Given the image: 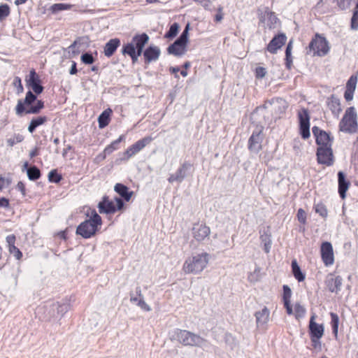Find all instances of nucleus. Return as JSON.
<instances>
[{
  "label": "nucleus",
  "mask_w": 358,
  "mask_h": 358,
  "mask_svg": "<svg viewBox=\"0 0 358 358\" xmlns=\"http://www.w3.org/2000/svg\"><path fill=\"white\" fill-rule=\"evenodd\" d=\"M312 131L317 148H332L334 138L331 136L330 133L320 129L317 126L312 128Z\"/></svg>",
  "instance_id": "obj_9"
},
{
  "label": "nucleus",
  "mask_w": 358,
  "mask_h": 358,
  "mask_svg": "<svg viewBox=\"0 0 358 358\" xmlns=\"http://www.w3.org/2000/svg\"><path fill=\"white\" fill-rule=\"evenodd\" d=\"M48 180L52 183H59L63 179L62 175L59 173L57 169H52L48 173Z\"/></svg>",
  "instance_id": "obj_44"
},
{
  "label": "nucleus",
  "mask_w": 358,
  "mask_h": 358,
  "mask_svg": "<svg viewBox=\"0 0 358 358\" xmlns=\"http://www.w3.org/2000/svg\"><path fill=\"white\" fill-rule=\"evenodd\" d=\"M287 37L285 34H278L275 35L266 46V50L271 54H276L286 43Z\"/></svg>",
  "instance_id": "obj_18"
},
{
  "label": "nucleus",
  "mask_w": 358,
  "mask_h": 358,
  "mask_svg": "<svg viewBox=\"0 0 358 358\" xmlns=\"http://www.w3.org/2000/svg\"><path fill=\"white\" fill-rule=\"evenodd\" d=\"M10 179L5 178L2 176H0V191L10 185Z\"/></svg>",
  "instance_id": "obj_59"
},
{
  "label": "nucleus",
  "mask_w": 358,
  "mask_h": 358,
  "mask_svg": "<svg viewBox=\"0 0 358 358\" xmlns=\"http://www.w3.org/2000/svg\"><path fill=\"white\" fill-rule=\"evenodd\" d=\"M336 3L339 9L344 10L348 8L351 4L352 0H333Z\"/></svg>",
  "instance_id": "obj_52"
},
{
  "label": "nucleus",
  "mask_w": 358,
  "mask_h": 358,
  "mask_svg": "<svg viewBox=\"0 0 358 358\" xmlns=\"http://www.w3.org/2000/svg\"><path fill=\"white\" fill-rule=\"evenodd\" d=\"M326 105L332 115L338 118L342 112L341 100L336 95L331 94L327 99Z\"/></svg>",
  "instance_id": "obj_19"
},
{
  "label": "nucleus",
  "mask_w": 358,
  "mask_h": 358,
  "mask_svg": "<svg viewBox=\"0 0 358 358\" xmlns=\"http://www.w3.org/2000/svg\"><path fill=\"white\" fill-rule=\"evenodd\" d=\"M44 309L47 312L45 320H50L52 318L59 319L58 309L55 308V302L44 306Z\"/></svg>",
  "instance_id": "obj_34"
},
{
  "label": "nucleus",
  "mask_w": 358,
  "mask_h": 358,
  "mask_svg": "<svg viewBox=\"0 0 358 358\" xmlns=\"http://www.w3.org/2000/svg\"><path fill=\"white\" fill-rule=\"evenodd\" d=\"M13 84L16 87V90H17L16 92H17V94H20L23 92L24 87H23V85L22 84L21 78L20 77L16 76L14 78Z\"/></svg>",
  "instance_id": "obj_55"
},
{
  "label": "nucleus",
  "mask_w": 358,
  "mask_h": 358,
  "mask_svg": "<svg viewBox=\"0 0 358 358\" xmlns=\"http://www.w3.org/2000/svg\"><path fill=\"white\" fill-rule=\"evenodd\" d=\"M358 80L357 75H352L346 83L344 98L346 101H350L353 99L354 93L356 90Z\"/></svg>",
  "instance_id": "obj_22"
},
{
  "label": "nucleus",
  "mask_w": 358,
  "mask_h": 358,
  "mask_svg": "<svg viewBox=\"0 0 358 358\" xmlns=\"http://www.w3.org/2000/svg\"><path fill=\"white\" fill-rule=\"evenodd\" d=\"M350 28L352 30L358 29V8L355 6L350 20Z\"/></svg>",
  "instance_id": "obj_48"
},
{
  "label": "nucleus",
  "mask_w": 358,
  "mask_h": 358,
  "mask_svg": "<svg viewBox=\"0 0 358 358\" xmlns=\"http://www.w3.org/2000/svg\"><path fill=\"white\" fill-rule=\"evenodd\" d=\"M193 166V164L188 162H185L177 170V171L172 174L169 180L171 182H181L187 175V172L191 169Z\"/></svg>",
  "instance_id": "obj_21"
},
{
  "label": "nucleus",
  "mask_w": 358,
  "mask_h": 358,
  "mask_svg": "<svg viewBox=\"0 0 358 358\" xmlns=\"http://www.w3.org/2000/svg\"><path fill=\"white\" fill-rule=\"evenodd\" d=\"M339 131L355 134L358 131L357 113L354 106L348 108L338 124Z\"/></svg>",
  "instance_id": "obj_4"
},
{
  "label": "nucleus",
  "mask_w": 358,
  "mask_h": 358,
  "mask_svg": "<svg viewBox=\"0 0 358 358\" xmlns=\"http://www.w3.org/2000/svg\"><path fill=\"white\" fill-rule=\"evenodd\" d=\"M23 140H24V136L22 134H15V136L13 138H10L8 139L7 143H8V145L13 146L16 143L22 142Z\"/></svg>",
  "instance_id": "obj_53"
},
{
  "label": "nucleus",
  "mask_w": 358,
  "mask_h": 358,
  "mask_svg": "<svg viewBox=\"0 0 358 358\" xmlns=\"http://www.w3.org/2000/svg\"><path fill=\"white\" fill-rule=\"evenodd\" d=\"M130 301L132 303H136L139 307H141L143 310L148 311L150 310V307L147 303L144 301L143 298H140L135 296L133 292L130 293Z\"/></svg>",
  "instance_id": "obj_42"
},
{
  "label": "nucleus",
  "mask_w": 358,
  "mask_h": 358,
  "mask_svg": "<svg viewBox=\"0 0 358 358\" xmlns=\"http://www.w3.org/2000/svg\"><path fill=\"white\" fill-rule=\"evenodd\" d=\"M292 42L289 41L285 50V65L288 69H291L292 64Z\"/></svg>",
  "instance_id": "obj_43"
},
{
  "label": "nucleus",
  "mask_w": 358,
  "mask_h": 358,
  "mask_svg": "<svg viewBox=\"0 0 358 358\" xmlns=\"http://www.w3.org/2000/svg\"><path fill=\"white\" fill-rule=\"evenodd\" d=\"M77 73H78L77 63L76 62L73 61L71 69L69 70V73L71 75H76Z\"/></svg>",
  "instance_id": "obj_63"
},
{
  "label": "nucleus",
  "mask_w": 358,
  "mask_h": 358,
  "mask_svg": "<svg viewBox=\"0 0 358 358\" xmlns=\"http://www.w3.org/2000/svg\"><path fill=\"white\" fill-rule=\"evenodd\" d=\"M125 138V136L124 135H121L120 136V137L116 139L115 141H113L110 144H109L108 145H107L106 148H105V152L106 154H108V155H110L111 153H113L115 150H117L120 148V143L124 140Z\"/></svg>",
  "instance_id": "obj_37"
},
{
  "label": "nucleus",
  "mask_w": 358,
  "mask_h": 358,
  "mask_svg": "<svg viewBox=\"0 0 358 358\" xmlns=\"http://www.w3.org/2000/svg\"><path fill=\"white\" fill-rule=\"evenodd\" d=\"M255 77L258 79L263 78L266 74V70L265 68L259 66L257 67L255 71Z\"/></svg>",
  "instance_id": "obj_58"
},
{
  "label": "nucleus",
  "mask_w": 358,
  "mask_h": 358,
  "mask_svg": "<svg viewBox=\"0 0 358 358\" xmlns=\"http://www.w3.org/2000/svg\"><path fill=\"white\" fill-rule=\"evenodd\" d=\"M311 341V346L313 349L321 351L322 350V343L320 339L322 338H315V337H310Z\"/></svg>",
  "instance_id": "obj_54"
},
{
  "label": "nucleus",
  "mask_w": 358,
  "mask_h": 358,
  "mask_svg": "<svg viewBox=\"0 0 358 358\" xmlns=\"http://www.w3.org/2000/svg\"><path fill=\"white\" fill-rule=\"evenodd\" d=\"M330 44L323 34L316 33L308 44V52L314 57H324L329 54Z\"/></svg>",
  "instance_id": "obj_5"
},
{
  "label": "nucleus",
  "mask_w": 358,
  "mask_h": 358,
  "mask_svg": "<svg viewBox=\"0 0 358 358\" xmlns=\"http://www.w3.org/2000/svg\"><path fill=\"white\" fill-rule=\"evenodd\" d=\"M25 82L27 87L36 94H41L44 90L42 80L34 69L29 71V75L25 78Z\"/></svg>",
  "instance_id": "obj_13"
},
{
  "label": "nucleus",
  "mask_w": 358,
  "mask_h": 358,
  "mask_svg": "<svg viewBox=\"0 0 358 358\" xmlns=\"http://www.w3.org/2000/svg\"><path fill=\"white\" fill-rule=\"evenodd\" d=\"M264 127L257 125L248 139V149L250 151L259 152L262 149V143L264 139Z\"/></svg>",
  "instance_id": "obj_11"
},
{
  "label": "nucleus",
  "mask_w": 358,
  "mask_h": 358,
  "mask_svg": "<svg viewBox=\"0 0 358 358\" xmlns=\"http://www.w3.org/2000/svg\"><path fill=\"white\" fill-rule=\"evenodd\" d=\"M10 13V6L6 3L0 5V21L3 20Z\"/></svg>",
  "instance_id": "obj_49"
},
{
  "label": "nucleus",
  "mask_w": 358,
  "mask_h": 358,
  "mask_svg": "<svg viewBox=\"0 0 358 358\" xmlns=\"http://www.w3.org/2000/svg\"><path fill=\"white\" fill-rule=\"evenodd\" d=\"M282 289V302L284 308L286 310L287 314L290 315L292 313V306L291 305L292 290L287 285H283Z\"/></svg>",
  "instance_id": "obj_26"
},
{
  "label": "nucleus",
  "mask_w": 358,
  "mask_h": 358,
  "mask_svg": "<svg viewBox=\"0 0 358 358\" xmlns=\"http://www.w3.org/2000/svg\"><path fill=\"white\" fill-rule=\"evenodd\" d=\"M175 339L183 345L199 346L206 340L199 335L187 330L176 329Z\"/></svg>",
  "instance_id": "obj_7"
},
{
  "label": "nucleus",
  "mask_w": 358,
  "mask_h": 358,
  "mask_svg": "<svg viewBox=\"0 0 358 358\" xmlns=\"http://www.w3.org/2000/svg\"><path fill=\"white\" fill-rule=\"evenodd\" d=\"M179 30V25L178 23L175 22L170 27L169 30L168 32L165 34V37L168 38H174Z\"/></svg>",
  "instance_id": "obj_50"
},
{
  "label": "nucleus",
  "mask_w": 358,
  "mask_h": 358,
  "mask_svg": "<svg viewBox=\"0 0 358 358\" xmlns=\"http://www.w3.org/2000/svg\"><path fill=\"white\" fill-rule=\"evenodd\" d=\"M338 182L339 195L341 199H344L346 197V192L350 186V182L345 179V176L342 171L338 173Z\"/></svg>",
  "instance_id": "obj_24"
},
{
  "label": "nucleus",
  "mask_w": 358,
  "mask_h": 358,
  "mask_svg": "<svg viewBox=\"0 0 358 358\" xmlns=\"http://www.w3.org/2000/svg\"><path fill=\"white\" fill-rule=\"evenodd\" d=\"M321 259L326 266H329L334 263V253L331 243L328 241L322 243L320 245Z\"/></svg>",
  "instance_id": "obj_16"
},
{
  "label": "nucleus",
  "mask_w": 358,
  "mask_h": 358,
  "mask_svg": "<svg viewBox=\"0 0 358 358\" xmlns=\"http://www.w3.org/2000/svg\"><path fill=\"white\" fill-rule=\"evenodd\" d=\"M315 210L321 217L326 218L328 215V210L326 206L322 203H319L315 206Z\"/></svg>",
  "instance_id": "obj_47"
},
{
  "label": "nucleus",
  "mask_w": 358,
  "mask_h": 358,
  "mask_svg": "<svg viewBox=\"0 0 358 358\" xmlns=\"http://www.w3.org/2000/svg\"><path fill=\"white\" fill-rule=\"evenodd\" d=\"M99 212L101 214L111 215L115 213V202L110 200L108 196H103L98 203Z\"/></svg>",
  "instance_id": "obj_20"
},
{
  "label": "nucleus",
  "mask_w": 358,
  "mask_h": 358,
  "mask_svg": "<svg viewBox=\"0 0 358 358\" xmlns=\"http://www.w3.org/2000/svg\"><path fill=\"white\" fill-rule=\"evenodd\" d=\"M296 217L300 223L303 224L306 223V213L303 209L299 208L298 210Z\"/></svg>",
  "instance_id": "obj_56"
},
{
  "label": "nucleus",
  "mask_w": 358,
  "mask_h": 358,
  "mask_svg": "<svg viewBox=\"0 0 358 358\" xmlns=\"http://www.w3.org/2000/svg\"><path fill=\"white\" fill-rule=\"evenodd\" d=\"M292 273L294 277V278L298 282H303L304 281L306 278V275L304 273H303L297 263V261L296 259H293L292 261Z\"/></svg>",
  "instance_id": "obj_31"
},
{
  "label": "nucleus",
  "mask_w": 358,
  "mask_h": 358,
  "mask_svg": "<svg viewBox=\"0 0 358 358\" xmlns=\"http://www.w3.org/2000/svg\"><path fill=\"white\" fill-rule=\"evenodd\" d=\"M48 120V117L45 115H39L32 117L27 128L29 132L33 134L36 128L45 124Z\"/></svg>",
  "instance_id": "obj_29"
},
{
  "label": "nucleus",
  "mask_w": 358,
  "mask_h": 358,
  "mask_svg": "<svg viewBox=\"0 0 358 358\" xmlns=\"http://www.w3.org/2000/svg\"><path fill=\"white\" fill-rule=\"evenodd\" d=\"M325 285L329 292L337 293L341 289L342 278L339 275H334L330 273L325 280Z\"/></svg>",
  "instance_id": "obj_23"
},
{
  "label": "nucleus",
  "mask_w": 358,
  "mask_h": 358,
  "mask_svg": "<svg viewBox=\"0 0 358 358\" xmlns=\"http://www.w3.org/2000/svg\"><path fill=\"white\" fill-rule=\"evenodd\" d=\"M330 317L332 332L335 337H337L338 332L339 317L336 313L332 312L330 313Z\"/></svg>",
  "instance_id": "obj_41"
},
{
  "label": "nucleus",
  "mask_w": 358,
  "mask_h": 358,
  "mask_svg": "<svg viewBox=\"0 0 358 358\" xmlns=\"http://www.w3.org/2000/svg\"><path fill=\"white\" fill-rule=\"evenodd\" d=\"M298 118L299 122V134L301 138L306 140L310 138V115L308 110L306 108H302L298 113Z\"/></svg>",
  "instance_id": "obj_10"
},
{
  "label": "nucleus",
  "mask_w": 358,
  "mask_h": 358,
  "mask_svg": "<svg viewBox=\"0 0 358 358\" xmlns=\"http://www.w3.org/2000/svg\"><path fill=\"white\" fill-rule=\"evenodd\" d=\"M269 310L266 307H264L261 311L256 312L255 316L256 317L257 324H266L269 319Z\"/></svg>",
  "instance_id": "obj_32"
},
{
  "label": "nucleus",
  "mask_w": 358,
  "mask_h": 358,
  "mask_svg": "<svg viewBox=\"0 0 358 358\" xmlns=\"http://www.w3.org/2000/svg\"><path fill=\"white\" fill-rule=\"evenodd\" d=\"M317 162L327 166H332L335 161L332 148H317Z\"/></svg>",
  "instance_id": "obj_14"
},
{
  "label": "nucleus",
  "mask_w": 358,
  "mask_h": 358,
  "mask_svg": "<svg viewBox=\"0 0 358 358\" xmlns=\"http://www.w3.org/2000/svg\"><path fill=\"white\" fill-rule=\"evenodd\" d=\"M70 303L67 301L55 302V308L58 309L59 319L70 309Z\"/></svg>",
  "instance_id": "obj_35"
},
{
  "label": "nucleus",
  "mask_w": 358,
  "mask_h": 358,
  "mask_svg": "<svg viewBox=\"0 0 358 358\" xmlns=\"http://www.w3.org/2000/svg\"><path fill=\"white\" fill-rule=\"evenodd\" d=\"M210 255L201 252L188 257L182 265V271L186 274H198L202 272L208 266Z\"/></svg>",
  "instance_id": "obj_3"
},
{
  "label": "nucleus",
  "mask_w": 358,
  "mask_h": 358,
  "mask_svg": "<svg viewBox=\"0 0 358 358\" xmlns=\"http://www.w3.org/2000/svg\"><path fill=\"white\" fill-rule=\"evenodd\" d=\"M149 36L145 33L135 35L130 43L124 44L122 48L123 55H128L133 63L138 60L143 52L145 45L148 42Z\"/></svg>",
  "instance_id": "obj_2"
},
{
  "label": "nucleus",
  "mask_w": 358,
  "mask_h": 358,
  "mask_svg": "<svg viewBox=\"0 0 358 358\" xmlns=\"http://www.w3.org/2000/svg\"><path fill=\"white\" fill-rule=\"evenodd\" d=\"M306 309L299 302H296L292 307V313L290 315H294L296 320H300L305 317Z\"/></svg>",
  "instance_id": "obj_33"
},
{
  "label": "nucleus",
  "mask_w": 358,
  "mask_h": 358,
  "mask_svg": "<svg viewBox=\"0 0 358 358\" xmlns=\"http://www.w3.org/2000/svg\"><path fill=\"white\" fill-rule=\"evenodd\" d=\"M16 189L22 193L23 196H26V188L23 182L19 181L16 185Z\"/></svg>",
  "instance_id": "obj_60"
},
{
  "label": "nucleus",
  "mask_w": 358,
  "mask_h": 358,
  "mask_svg": "<svg viewBox=\"0 0 358 358\" xmlns=\"http://www.w3.org/2000/svg\"><path fill=\"white\" fill-rule=\"evenodd\" d=\"M143 57L145 63H150L157 58V47L150 46L143 52Z\"/></svg>",
  "instance_id": "obj_38"
},
{
  "label": "nucleus",
  "mask_w": 358,
  "mask_h": 358,
  "mask_svg": "<svg viewBox=\"0 0 358 358\" xmlns=\"http://www.w3.org/2000/svg\"><path fill=\"white\" fill-rule=\"evenodd\" d=\"M154 139L155 138L148 136L137 141L122 153V157L120 158V160H128L143 150L147 145L150 144Z\"/></svg>",
  "instance_id": "obj_8"
},
{
  "label": "nucleus",
  "mask_w": 358,
  "mask_h": 358,
  "mask_svg": "<svg viewBox=\"0 0 358 358\" xmlns=\"http://www.w3.org/2000/svg\"><path fill=\"white\" fill-rule=\"evenodd\" d=\"M191 234L194 240L197 243L203 242L210 234V229L205 222H198L193 224Z\"/></svg>",
  "instance_id": "obj_12"
},
{
  "label": "nucleus",
  "mask_w": 358,
  "mask_h": 358,
  "mask_svg": "<svg viewBox=\"0 0 358 358\" xmlns=\"http://www.w3.org/2000/svg\"><path fill=\"white\" fill-rule=\"evenodd\" d=\"M27 174L29 180L31 181H36L41 177V170L36 165H31Z\"/></svg>",
  "instance_id": "obj_40"
},
{
  "label": "nucleus",
  "mask_w": 358,
  "mask_h": 358,
  "mask_svg": "<svg viewBox=\"0 0 358 358\" xmlns=\"http://www.w3.org/2000/svg\"><path fill=\"white\" fill-rule=\"evenodd\" d=\"M114 190L120 195V198H122L127 202L129 201L134 194L133 191H130L129 187L122 183H117Z\"/></svg>",
  "instance_id": "obj_28"
},
{
  "label": "nucleus",
  "mask_w": 358,
  "mask_h": 358,
  "mask_svg": "<svg viewBox=\"0 0 358 358\" xmlns=\"http://www.w3.org/2000/svg\"><path fill=\"white\" fill-rule=\"evenodd\" d=\"M101 224V217L95 210H93L91 217L77 227L76 234L85 239L90 238L99 231Z\"/></svg>",
  "instance_id": "obj_1"
},
{
  "label": "nucleus",
  "mask_w": 358,
  "mask_h": 358,
  "mask_svg": "<svg viewBox=\"0 0 358 358\" xmlns=\"http://www.w3.org/2000/svg\"><path fill=\"white\" fill-rule=\"evenodd\" d=\"M189 29V24H187L180 37L168 47L167 51L170 55L181 57L185 54L188 43Z\"/></svg>",
  "instance_id": "obj_6"
},
{
  "label": "nucleus",
  "mask_w": 358,
  "mask_h": 358,
  "mask_svg": "<svg viewBox=\"0 0 358 358\" xmlns=\"http://www.w3.org/2000/svg\"><path fill=\"white\" fill-rule=\"evenodd\" d=\"M36 103L34 105L31 106V107L27 108V111L26 114H38L41 111L42 109L45 107L44 101L41 99H38L35 101Z\"/></svg>",
  "instance_id": "obj_39"
},
{
  "label": "nucleus",
  "mask_w": 358,
  "mask_h": 358,
  "mask_svg": "<svg viewBox=\"0 0 358 358\" xmlns=\"http://www.w3.org/2000/svg\"><path fill=\"white\" fill-rule=\"evenodd\" d=\"M73 7V5L66 3H57L52 4L50 7V11L52 14H56L62 10H71Z\"/></svg>",
  "instance_id": "obj_36"
},
{
  "label": "nucleus",
  "mask_w": 358,
  "mask_h": 358,
  "mask_svg": "<svg viewBox=\"0 0 358 358\" xmlns=\"http://www.w3.org/2000/svg\"><path fill=\"white\" fill-rule=\"evenodd\" d=\"M114 202H115V213L117 211L122 210L124 208L125 206V200L122 198H120L118 196H115L114 198Z\"/></svg>",
  "instance_id": "obj_51"
},
{
  "label": "nucleus",
  "mask_w": 358,
  "mask_h": 358,
  "mask_svg": "<svg viewBox=\"0 0 358 358\" xmlns=\"http://www.w3.org/2000/svg\"><path fill=\"white\" fill-rule=\"evenodd\" d=\"M10 207V201L6 197H0V208H9Z\"/></svg>",
  "instance_id": "obj_61"
},
{
  "label": "nucleus",
  "mask_w": 358,
  "mask_h": 358,
  "mask_svg": "<svg viewBox=\"0 0 358 358\" xmlns=\"http://www.w3.org/2000/svg\"><path fill=\"white\" fill-rule=\"evenodd\" d=\"M6 241L9 252L13 255L17 259H20L22 257V252L15 245L16 236L14 234L8 235L6 236Z\"/></svg>",
  "instance_id": "obj_25"
},
{
  "label": "nucleus",
  "mask_w": 358,
  "mask_h": 358,
  "mask_svg": "<svg viewBox=\"0 0 358 358\" xmlns=\"http://www.w3.org/2000/svg\"><path fill=\"white\" fill-rule=\"evenodd\" d=\"M120 44V40L117 38L110 39L104 46V55L107 57L113 56Z\"/></svg>",
  "instance_id": "obj_27"
},
{
  "label": "nucleus",
  "mask_w": 358,
  "mask_h": 358,
  "mask_svg": "<svg viewBox=\"0 0 358 358\" xmlns=\"http://www.w3.org/2000/svg\"><path fill=\"white\" fill-rule=\"evenodd\" d=\"M113 110L108 108L104 110L98 117V123L99 129H103L107 127L111 120Z\"/></svg>",
  "instance_id": "obj_30"
},
{
  "label": "nucleus",
  "mask_w": 358,
  "mask_h": 358,
  "mask_svg": "<svg viewBox=\"0 0 358 358\" xmlns=\"http://www.w3.org/2000/svg\"><path fill=\"white\" fill-rule=\"evenodd\" d=\"M196 3L201 4L205 9H208L210 5V0H194Z\"/></svg>",
  "instance_id": "obj_62"
},
{
  "label": "nucleus",
  "mask_w": 358,
  "mask_h": 358,
  "mask_svg": "<svg viewBox=\"0 0 358 358\" xmlns=\"http://www.w3.org/2000/svg\"><path fill=\"white\" fill-rule=\"evenodd\" d=\"M95 59L90 51L83 52L80 57L82 63L87 65L92 64L95 62Z\"/></svg>",
  "instance_id": "obj_46"
},
{
  "label": "nucleus",
  "mask_w": 358,
  "mask_h": 358,
  "mask_svg": "<svg viewBox=\"0 0 358 358\" xmlns=\"http://www.w3.org/2000/svg\"><path fill=\"white\" fill-rule=\"evenodd\" d=\"M38 95V94H35L31 90H29L26 93L25 98L23 100L20 99L18 101L15 107L16 114L22 115L23 113H26L27 108L31 107V106H32L37 100Z\"/></svg>",
  "instance_id": "obj_15"
},
{
  "label": "nucleus",
  "mask_w": 358,
  "mask_h": 358,
  "mask_svg": "<svg viewBox=\"0 0 358 358\" xmlns=\"http://www.w3.org/2000/svg\"><path fill=\"white\" fill-rule=\"evenodd\" d=\"M317 315L313 313L308 324V334L310 337L322 338L324 334V326L323 324L316 322Z\"/></svg>",
  "instance_id": "obj_17"
},
{
  "label": "nucleus",
  "mask_w": 358,
  "mask_h": 358,
  "mask_svg": "<svg viewBox=\"0 0 358 358\" xmlns=\"http://www.w3.org/2000/svg\"><path fill=\"white\" fill-rule=\"evenodd\" d=\"M180 71V68L178 66H171L169 68V72L171 73V74H174L175 75V77L176 78H178V73Z\"/></svg>",
  "instance_id": "obj_64"
},
{
  "label": "nucleus",
  "mask_w": 358,
  "mask_h": 358,
  "mask_svg": "<svg viewBox=\"0 0 358 358\" xmlns=\"http://www.w3.org/2000/svg\"><path fill=\"white\" fill-rule=\"evenodd\" d=\"M267 25L270 29L275 28L276 23L278 21L277 16L273 12H266Z\"/></svg>",
  "instance_id": "obj_45"
},
{
  "label": "nucleus",
  "mask_w": 358,
  "mask_h": 358,
  "mask_svg": "<svg viewBox=\"0 0 358 358\" xmlns=\"http://www.w3.org/2000/svg\"><path fill=\"white\" fill-rule=\"evenodd\" d=\"M216 10L217 13L214 17V22L218 23L220 22L224 18L223 7L220 6Z\"/></svg>",
  "instance_id": "obj_57"
}]
</instances>
